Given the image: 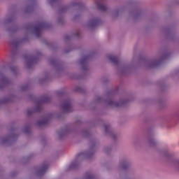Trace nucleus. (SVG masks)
Returning a JSON list of instances; mask_svg holds the SVG:
<instances>
[{"instance_id":"1","label":"nucleus","mask_w":179,"mask_h":179,"mask_svg":"<svg viewBox=\"0 0 179 179\" xmlns=\"http://www.w3.org/2000/svg\"><path fill=\"white\" fill-rule=\"evenodd\" d=\"M47 23L45 22H39L38 24L34 27V34L36 37H40L41 36V30L45 29Z\"/></svg>"},{"instance_id":"2","label":"nucleus","mask_w":179,"mask_h":179,"mask_svg":"<svg viewBox=\"0 0 179 179\" xmlns=\"http://www.w3.org/2000/svg\"><path fill=\"white\" fill-rule=\"evenodd\" d=\"M62 108L65 113H70V111H72V105H71V100H66L63 103Z\"/></svg>"},{"instance_id":"3","label":"nucleus","mask_w":179,"mask_h":179,"mask_svg":"<svg viewBox=\"0 0 179 179\" xmlns=\"http://www.w3.org/2000/svg\"><path fill=\"white\" fill-rule=\"evenodd\" d=\"M169 164L173 166V169L177 171H179V159H171L169 160Z\"/></svg>"},{"instance_id":"4","label":"nucleus","mask_w":179,"mask_h":179,"mask_svg":"<svg viewBox=\"0 0 179 179\" xmlns=\"http://www.w3.org/2000/svg\"><path fill=\"white\" fill-rule=\"evenodd\" d=\"M120 166L122 170H127L129 168V162L127 159H122L120 162Z\"/></svg>"},{"instance_id":"5","label":"nucleus","mask_w":179,"mask_h":179,"mask_svg":"<svg viewBox=\"0 0 179 179\" xmlns=\"http://www.w3.org/2000/svg\"><path fill=\"white\" fill-rule=\"evenodd\" d=\"M159 155L162 157H165L166 159H167L171 156V155L170 154V152H169V150H161L159 151Z\"/></svg>"},{"instance_id":"6","label":"nucleus","mask_w":179,"mask_h":179,"mask_svg":"<svg viewBox=\"0 0 179 179\" xmlns=\"http://www.w3.org/2000/svg\"><path fill=\"white\" fill-rule=\"evenodd\" d=\"M48 122H50V117H46L43 119L41 121L38 122V124L39 127H43V125H47V124H48Z\"/></svg>"},{"instance_id":"7","label":"nucleus","mask_w":179,"mask_h":179,"mask_svg":"<svg viewBox=\"0 0 179 179\" xmlns=\"http://www.w3.org/2000/svg\"><path fill=\"white\" fill-rule=\"evenodd\" d=\"M99 23H100V20L99 18H94V19L91 20L90 22V24L92 27H94V26H97V24H99Z\"/></svg>"},{"instance_id":"8","label":"nucleus","mask_w":179,"mask_h":179,"mask_svg":"<svg viewBox=\"0 0 179 179\" xmlns=\"http://www.w3.org/2000/svg\"><path fill=\"white\" fill-rule=\"evenodd\" d=\"M96 5L99 10H101L102 12H106L108 9V7H107V6L103 5L100 3H96Z\"/></svg>"},{"instance_id":"9","label":"nucleus","mask_w":179,"mask_h":179,"mask_svg":"<svg viewBox=\"0 0 179 179\" xmlns=\"http://www.w3.org/2000/svg\"><path fill=\"white\" fill-rule=\"evenodd\" d=\"M125 105V101H120L119 102L114 101L113 102V107H122Z\"/></svg>"},{"instance_id":"10","label":"nucleus","mask_w":179,"mask_h":179,"mask_svg":"<svg viewBox=\"0 0 179 179\" xmlns=\"http://www.w3.org/2000/svg\"><path fill=\"white\" fill-rule=\"evenodd\" d=\"M160 64V62H157L154 60L150 62V65L148 66L149 68H155V66H157Z\"/></svg>"},{"instance_id":"11","label":"nucleus","mask_w":179,"mask_h":179,"mask_svg":"<svg viewBox=\"0 0 179 179\" xmlns=\"http://www.w3.org/2000/svg\"><path fill=\"white\" fill-rule=\"evenodd\" d=\"M47 169H48V165H44L43 166H42L38 171L39 174H44V173L47 171Z\"/></svg>"},{"instance_id":"12","label":"nucleus","mask_w":179,"mask_h":179,"mask_svg":"<svg viewBox=\"0 0 179 179\" xmlns=\"http://www.w3.org/2000/svg\"><path fill=\"white\" fill-rule=\"evenodd\" d=\"M25 59H27L28 61L31 62H34L36 61V57L33 56H25Z\"/></svg>"},{"instance_id":"13","label":"nucleus","mask_w":179,"mask_h":179,"mask_svg":"<svg viewBox=\"0 0 179 179\" xmlns=\"http://www.w3.org/2000/svg\"><path fill=\"white\" fill-rule=\"evenodd\" d=\"M119 138H120V136L118 134H113V142H117V141H118Z\"/></svg>"},{"instance_id":"14","label":"nucleus","mask_w":179,"mask_h":179,"mask_svg":"<svg viewBox=\"0 0 179 179\" xmlns=\"http://www.w3.org/2000/svg\"><path fill=\"white\" fill-rule=\"evenodd\" d=\"M85 179H96V178H94V176H93L92 173H87Z\"/></svg>"},{"instance_id":"15","label":"nucleus","mask_w":179,"mask_h":179,"mask_svg":"<svg viewBox=\"0 0 179 179\" xmlns=\"http://www.w3.org/2000/svg\"><path fill=\"white\" fill-rule=\"evenodd\" d=\"M148 141L151 146H153V145H156V141L153 138H152L151 140L149 139Z\"/></svg>"},{"instance_id":"16","label":"nucleus","mask_w":179,"mask_h":179,"mask_svg":"<svg viewBox=\"0 0 179 179\" xmlns=\"http://www.w3.org/2000/svg\"><path fill=\"white\" fill-rule=\"evenodd\" d=\"M119 59L118 57L113 56V64H118Z\"/></svg>"},{"instance_id":"17","label":"nucleus","mask_w":179,"mask_h":179,"mask_svg":"<svg viewBox=\"0 0 179 179\" xmlns=\"http://www.w3.org/2000/svg\"><path fill=\"white\" fill-rule=\"evenodd\" d=\"M87 62V57H85L80 60V64L83 65V64H86Z\"/></svg>"},{"instance_id":"18","label":"nucleus","mask_w":179,"mask_h":179,"mask_svg":"<svg viewBox=\"0 0 179 179\" xmlns=\"http://www.w3.org/2000/svg\"><path fill=\"white\" fill-rule=\"evenodd\" d=\"M41 106H38V107L35 109V111L38 112V111H41Z\"/></svg>"},{"instance_id":"19","label":"nucleus","mask_w":179,"mask_h":179,"mask_svg":"<svg viewBox=\"0 0 179 179\" xmlns=\"http://www.w3.org/2000/svg\"><path fill=\"white\" fill-rule=\"evenodd\" d=\"M110 61H113V57H110Z\"/></svg>"},{"instance_id":"20","label":"nucleus","mask_w":179,"mask_h":179,"mask_svg":"<svg viewBox=\"0 0 179 179\" xmlns=\"http://www.w3.org/2000/svg\"><path fill=\"white\" fill-rule=\"evenodd\" d=\"M43 101L44 103H45V102H47V100L44 99Z\"/></svg>"},{"instance_id":"21","label":"nucleus","mask_w":179,"mask_h":179,"mask_svg":"<svg viewBox=\"0 0 179 179\" xmlns=\"http://www.w3.org/2000/svg\"><path fill=\"white\" fill-rule=\"evenodd\" d=\"M106 129H108V127H106Z\"/></svg>"},{"instance_id":"22","label":"nucleus","mask_w":179,"mask_h":179,"mask_svg":"<svg viewBox=\"0 0 179 179\" xmlns=\"http://www.w3.org/2000/svg\"><path fill=\"white\" fill-rule=\"evenodd\" d=\"M83 155V154H80V155H79V156H80V155Z\"/></svg>"},{"instance_id":"23","label":"nucleus","mask_w":179,"mask_h":179,"mask_svg":"<svg viewBox=\"0 0 179 179\" xmlns=\"http://www.w3.org/2000/svg\"><path fill=\"white\" fill-rule=\"evenodd\" d=\"M52 1H55V0H52Z\"/></svg>"}]
</instances>
